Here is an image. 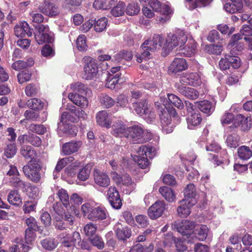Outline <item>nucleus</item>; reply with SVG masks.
<instances>
[{
    "label": "nucleus",
    "mask_w": 252,
    "mask_h": 252,
    "mask_svg": "<svg viewBox=\"0 0 252 252\" xmlns=\"http://www.w3.org/2000/svg\"><path fill=\"white\" fill-rule=\"evenodd\" d=\"M39 91L38 87L33 84H28L25 89L26 95L29 97L35 96Z\"/></svg>",
    "instance_id": "57"
},
{
    "label": "nucleus",
    "mask_w": 252,
    "mask_h": 252,
    "mask_svg": "<svg viewBox=\"0 0 252 252\" xmlns=\"http://www.w3.org/2000/svg\"><path fill=\"white\" fill-rule=\"evenodd\" d=\"M83 62L84 63V77L87 80L94 78L98 71L96 60L92 57L86 56L83 58Z\"/></svg>",
    "instance_id": "7"
},
{
    "label": "nucleus",
    "mask_w": 252,
    "mask_h": 252,
    "mask_svg": "<svg viewBox=\"0 0 252 252\" xmlns=\"http://www.w3.org/2000/svg\"><path fill=\"white\" fill-rule=\"evenodd\" d=\"M73 158L69 157L67 158H64L60 159L57 163L53 174L58 173L68 163L73 161Z\"/></svg>",
    "instance_id": "51"
},
{
    "label": "nucleus",
    "mask_w": 252,
    "mask_h": 252,
    "mask_svg": "<svg viewBox=\"0 0 252 252\" xmlns=\"http://www.w3.org/2000/svg\"><path fill=\"white\" fill-rule=\"evenodd\" d=\"M76 46L80 51H84L87 50V45L84 35H80L76 39Z\"/></svg>",
    "instance_id": "60"
},
{
    "label": "nucleus",
    "mask_w": 252,
    "mask_h": 252,
    "mask_svg": "<svg viewBox=\"0 0 252 252\" xmlns=\"http://www.w3.org/2000/svg\"><path fill=\"white\" fill-rule=\"evenodd\" d=\"M82 142L80 141H71L63 145L62 152L65 155H70L78 152L82 146Z\"/></svg>",
    "instance_id": "18"
},
{
    "label": "nucleus",
    "mask_w": 252,
    "mask_h": 252,
    "mask_svg": "<svg viewBox=\"0 0 252 252\" xmlns=\"http://www.w3.org/2000/svg\"><path fill=\"white\" fill-rule=\"evenodd\" d=\"M160 125L163 132L168 134L171 133L174 129V126L171 124V119L168 113L162 112L160 115Z\"/></svg>",
    "instance_id": "16"
},
{
    "label": "nucleus",
    "mask_w": 252,
    "mask_h": 252,
    "mask_svg": "<svg viewBox=\"0 0 252 252\" xmlns=\"http://www.w3.org/2000/svg\"><path fill=\"white\" fill-rule=\"evenodd\" d=\"M162 38V45L164 47L168 50L173 49V48L179 46L181 48L187 41V37L184 33L180 32L178 34L169 33L166 37L165 42H163Z\"/></svg>",
    "instance_id": "4"
},
{
    "label": "nucleus",
    "mask_w": 252,
    "mask_h": 252,
    "mask_svg": "<svg viewBox=\"0 0 252 252\" xmlns=\"http://www.w3.org/2000/svg\"><path fill=\"white\" fill-rule=\"evenodd\" d=\"M95 183L99 186L107 187L110 184V178L104 172L95 170L94 173Z\"/></svg>",
    "instance_id": "20"
},
{
    "label": "nucleus",
    "mask_w": 252,
    "mask_h": 252,
    "mask_svg": "<svg viewBox=\"0 0 252 252\" xmlns=\"http://www.w3.org/2000/svg\"><path fill=\"white\" fill-rule=\"evenodd\" d=\"M113 230L117 238L120 240H126L130 238L131 235V229L127 226L123 225L119 222L115 224Z\"/></svg>",
    "instance_id": "12"
},
{
    "label": "nucleus",
    "mask_w": 252,
    "mask_h": 252,
    "mask_svg": "<svg viewBox=\"0 0 252 252\" xmlns=\"http://www.w3.org/2000/svg\"><path fill=\"white\" fill-rule=\"evenodd\" d=\"M238 126H240L242 131H248L252 127L251 117H245L242 114L236 115L234 120V127Z\"/></svg>",
    "instance_id": "15"
},
{
    "label": "nucleus",
    "mask_w": 252,
    "mask_h": 252,
    "mask_svg": "<svg viewBox=\"0 0 252 252\" xmlns=\"http://www.w3.org/2000/svg\"><path fill=\"white\" fill-rule=\"evenodd\" d=\"M189 80L190 82V85L194 87L198 86L202 83V81L200 76L196 73H189Z\"/></svg>",
    "instance_id": "62"
},
{
    "label": "nucleus",
    "mask_w": 252,
    "mask_h": 252,
    "mask_svg": "<svg viewBox=\"0 0 252 252\" xmlns=\"http://www.w3.org/2000/svg\"><path fill=\"white\" fill-rule=\"evenodd\" d=\"M68 97L73 103L81 108H85L88 105V99L83 94L70 93L68 94Z\"/></svg>",
    "instance_id": "23"
},
{
    "label": "nucleus",
    "mask_w": 252,
    "mask_h": 252,
    "mask_svg": "<svg viewBox=\"0 0 252 252\" xmlns=\"http://www.w3.org/2000/svg\"><path fill=\"white\" fill-rule=\"evenodd\" d=\"M8 202L14 206H20L22 204V198L17 190L10 191L7 197Z\"/></svg>",
    "instance_id": "34"
},
{
    "label": "nucleus",
    "mask_w": 252,
    "mask_h": 252,
    "mask_svg": "<svg viewBox=\"0 0 252 252\" xmlns=\"http://www.w3.org/2000/svg\"><path fill=\"white\" fill-rule=\"evenodd\" d=\"M107 23V19L105 17H102L98 19L94 24L95 31L96 32H102L106 29Z\"/></svg>",
    "instance_id": "47"
},
{
    "label": "nucleus",
    "mask_w": 252,
    "mask_h": 252,
    "mask_svg": "<svg viewBox=\"0 0 252 252\" xmlns=\"http://www.w3.org/2000/svg\"><path fill=\"white\" fill-rule=\"evenodd\" d=\"M188 127L189 129H193L195 126H198L202 119L200 113L196 111L193 113L189 114L187 118Z\"/></svg>",
    "instance_id": "28"
},
{
    "label": "nucleus",
    "mask_w": 252,
    "mask_h": 252,
    "mask_svg": "<svg viewBox=\"0 0 252 252\" xmlns=\"http://www.w3.org/2000/svg\"><path fill=\"white\" fill-rule=\"evenodd\" d=\"M18 176L11 177L10 178L9 183L10 185L24 192L27 191L29 187V184L22 181Z\"/></svg>",
    "instance_id": "32"
},
{
    "label": "nucleus",
    "mask_w": 252,
    "mask_h": 252,
    "mask_svg": "<svg viewBox=\"0 0 252 252\" xmlns=\"http://www.w3.org/2000/svg\"><path fill=\"white\" fill-rule=\"evenodd\" d=\"M24 116L26 119L22 120L20 121V123H26L27 120L29 121H35L39 117V114L37 112L32 110H26L24 113Z\"/></svg>",
    "instance_id": "58"
},
{
    "label": "nucleus",
    "mask_w": 252,
    "mask_h": 252,
    "mask_svg": "<svg viewBox=\"0 0 252 252\" xmlns=\"http://www.w3.org/2000/svg\"><path fill=\"white\" fill-rule=\"evenodd\" d=\"M166 208V204L164 201L158 200L155 202L148 210V215L152 220L160 217Z\"/></svg>",
    "instance_id": "10"
},
{
    "label": "nucleus",
    "mask_w": 252,
    "mask_h": 252,
    "mask_svg": "<svg viewBox=\"0 0 252 252\" xmlns=\"http://www.w3.org/2000/svg\"><path fill=\"white\" fill-rule=\"evenodd\" d=\"M31 72L27 70L19 73L17 75L19 83L20 84H22L29 81L31 79Z\"/></svg>",
    "instance_id": "59"
},
{
    "label": "nucleus",
    "mask_w": 252,
    "mask_h": 252,
    "mask_svg": "<svg viewBox=\"0 0 252 252\" xmlns=\"http://www.w3.org/2000/svg\"><path fill=\"white\" fill-rule=\"evenodd\" d=\"M143 129L138 126H134L128 128L126 137L134 143H140L145 141L143 138Z\"/></svg>",
    "instance_id": "9"
},
{
    "label": "nucleus",
    "mask_w": 252,
    "mask_h": 252,
    "mask_svg": "<svg viewBox=\"0 0 252 252\" xmlns=\"http://www.w3.org/2000/svg\"><path fill=\"white\" fill-rule=\"evenodd\" d=\"M195 227V223L191 221L184 220L181 222H175L174 227L177 231L183 235H189Z\"/></svg>",
    "instance_id": "13"
},
{
    "label": "nucleus",
    "mask_w": 252,
    "mask_h": 252,
    "mask_svg": "<svg viewBox=\"0 0 252 252\" xmlns=\"http://www.w3.org/2000/svg\"><path fill=\"white\" fill-rule=\"evenodd\" d=\"M162 36L159 34H155L151 40H146L141 45L142 53L139 56L136 55L137 61L141 63L143 60H147L151 58V52L162 47Z\"/></svg>",
    "instance_id": "1"
},
{
    "label": "nucleus",
    "mask_w": 252,
    "mask_h": 252,
    "mask_svg": "<svg viewBox=\"0 0 252 252\" xmlns=\"http://www.w3.org/2000/svg\"><path fill=\"white\" fill-rule=\"evenodd\" d=\"M159 192L167 201L172 202L175 201L176 195L171 188L167 187H162L159 189Z\"/></svg>",
    "instance_id": "33"
},
{
    "label": "nucleus",
    "mask_w": 252,
    "mask_h": 252,
    "mask_svg": "<svg viewBox=\"0 0 252 252\" xmlns=\"http://www.w3.org/2000/svg\"><path fill=\"white\" fill-rule=\"evenodd\" d=\"M32 29L30 28L29 24L25 21L21 22L15 26L14 33L17 37H23L26 34L31 36L32 34Z\"/></svg>",
    "instance_id": "17"
},
{
    "label": "nucleus",
    "mask_w": 252,
    "mask_h": 252,
    "mask_svg": "<svg viewBox=\"0 0 252 252\" xmlns=\"http://www.w3.org/2000/svg\"><path fill=\"white\" fill-rule=\"evenodd\" d=\"M131 156L140 168L145 169L149 165V160L144 156H139L137 154V155H134V156L131 155Z\"/></svg>",
    "instance_id": "46"
},
{
    "label": "nucleus",
    "mask_w": 252,
    "mask_h": 252,
    "mask_svg": "<svg viewBox=\"0 0 252 252\" xmlns=\"http://www.w3.org/2000/svg\"><path fill=\"white\" fill-rule=\"evenodd\" d=\"M148 123H151L156 121V115L151 107L147 111L142 117Z\"/></svg>",
    "instance_id": "63"
},
{
    "label": "nucleus",
    "mask_w": 252,
    "mask_h": 252,
    "mask_svg": "<svg viewBox=\"0 0 252 252\" xmlns=\"http://www.w3.org/2000/svg\"><path fill=\"white\" fill-rule=\"evenodd\" d=\"M81 211L85 217L93 221L105 220L108 214L104 207H95L90 203H85L81 207Z\"/></svg>",
    "instance_id": "2"
},
{
    "label": "nucleus",
    "mask_w": 252,
    "mask_h": 252,
    "mask_svg": "<svg viewBox=\"0 0 252 252\" xmlns=\"http://www.w3.org/2000/svg\"><path fill=\"white\" fill-rule=\"evenodd\" d=\"M125 7V2L119 1L117 5L112 9V14L115 17L122 16L126 11Z\"/></svg>",
    "instance_id": "44"
},
{
    "label": "nucleus",
    "mask_w": 252,
    "mask_h": 252,
    "mask_svg": "<svg viewBox=\"0 0 252 252\" xmlns=\"http://www.w3.org/2000/svg\"><path fill=\"white\" fill-rule=\"evenodd\" d=\"M196 191L194 185L193 184H188L184 190V198L189 200V203L191 205H195L196 200L195 198Z\"/></svg>",
    "instance_id": "22"
},
{
    "label": "nucleus",
    "mask_w": 252,
    "mask_h": 252,
    "mask_svg": "<svg viewBox=\"0 0 252 252\" xmlns=\"http://www.w3.org/2000/svg\"><path fill=\"white\" fill-rule=\"evenodd\" d=\"M29 130L38 134H43L46 131V128L42 125L31 124L29 127Z\"/></svg>",
    "instance_id": "61"
},
{
    "label": "nucleus",
    "mask_w": 252,
    "mask_h": 252,
    "mask_svg": "<svg viewBox=\"0 0 252 252\" xmlns=\"http://www.w3.org/2000/svg\"><path fill=\"white\" fill-rule=\"evenodd\" d=\"M96 120L98 125L102 126L108 127L111 124V121L106 111H101L96 115Z\"/></svg>",
    "instance_id": "29"
},
{
    "label": "nucleus",
    "mask_w": 252,
    "mask_h": 252,
    "mask_svg": "<svg viewBox=\"0 0 252 252\" xmlns=\"http://www.w3.org/2000/svg\"><path fill=\"white\" fill-rule=\"evenodd\" d=\"M43 38H38L34 36V38L38 44H42L45 42L51 43L54 41V33L50 31L46 32V34H43Z\"/></svg>",
    "instance_id": "43"
},
{
    "label": "nucleus",
    "mask_w": 252,
    "mask_h": 252,
    "mask_svg": "<svg viewBox=\"0 0 252 252\" xmlns=\"http://www.w3.org/2000/svg\"><path fill=\"white\" fill-rule=\"evenodd\" d=\"M205 50L211 54L219 55L222 52V48L219 45L210 44L205 46Z\"/></svg>",
    "instance_id": "55"
},
{
    "label": "nucleus",
    "mask_w": 252,
    "mask_h": 252,
    "mask_svg": "<svg viewBox=\"0 0 252 252\" xmlns=\"http://www.w3.org/2000/svg\"><path fill=\"white\" fill-rule=\"evenodd\" d=\"M120 75L118 74L113 75L109 74L108 76L106 83V87L110 89H114L115 86L118 83Z\"/></svg>",
    "instance_id": "48"
},
{
    "label": "nucleus",
    "mask_w": 252,
    "mask_h": 252,
    "mask_svg": "<svg viewBox=\"0 0 252 252\" xmlns=\"http://www.w3.org/2000/svg\"><path fill=\"white\" fill-rule=\"evenodd\" d=\"M113 131L112 133L116 137H126L128 129L126 126L121 121L115 123L112 126Z\"/></svg>",
    "instance_id": "24"
},
{
    "label": "nucleus",
    "mask_w": 252,
    "mask_h": 252,
    "mask_svg": "<svg viewBox=\"0 0 252 252\" xmlns=\"http://www.w3.org/2000/svg\"><path fill=\"white\" fill-rule=\"evenodd\" d=\"M227 146L230 148H236L240 143L239 137L235 134L229 135L226 139Z\"/></svg>",
    "instance_id": "40"
},
{
    "label": "nucleus",
    "mask_w": 252,
    "mask_h": 252,
    "mask_svg": "<svg viewBox=\"0 0 252 252\" xmlns=\"http://www.w3.org/2000/svg\"><path fill=\"white\" fill-rule=\"evenodd\" d=\"M239 158L242 160H248L252 156V151L249 147L242 146L237 150Z\"/></svg>",
    "instance_id": "38"
},
{
    "label": "nucleus",
    "mask_w": 252,
    "mask_h": 252,
    "mask_svg": "<svg viewBox=\"0 0 252 252\" xmlns=\"http://www.w3.org/2000/svg\"><path fill=\"white\" fill-rule=\"evenodd\" d=\"M107 198L113 208L119 209L121 208L122 206V200L119 193L115 187H111L109 188Z\"/></svg>",
    "instance_id": "11"
},
{
    "label": "nucleus",
    "mask_w": 252,
    "mask_h": 252,
    "mask_svg": "<svg viewBox=\"0 0 252 252\" xmlns=\"http://www.w3.org/2000/svg\"><path fill=\"white\" fill-rule=\"evenodd\" d=\"M195 106L197 107L201 112L210 115L213 113L215 109L214 105L210 101L204 100L200 101H197L195 103Z\"/></svg>",
    "instance_id": "27"
},
{
    "label": "nucleus",
    "mask_w": 252,
    "mask_h": 252,
    "mask_svg": "<svg viewBox=\"0 0 252 252\" xmlns=\"http://www.w3.org/2000/svg\"><path fill=\"white\" fill-rule=\"evenodd\" d=\"M20 154L26 159H33L36 156L35 151L29 145L22 146Z\"/></svg>",
    "instance_id": "35"
},
{
    "label": "nucleus",
    "mask_w": 252,
    "mask_h": 252,
    "mask_svg": "<svg viewBox=\"0 0 252 252\" xmlns=\"http://www.w3.org/2000/svg\"><path fill=\"white\" fill-rule=\"evenodd\" d=\"M57 195L64 206L66 209L69 208L70 207L69 197L67 191L64 189H61L58 190Z\"/></svg>",
    "instance_id": "39"
},
{
    "label": "nucleus",
    "mask_w": 252,
    "mask_h": 252,
    "mask_svg": "<svg viewBox=\"0 0 252 252\" xmlns=\"http://www.w3.org/2000/svg\"><path fill=\"white\" fill-rule=\"evenodd\" d=\"M167 96L170 102L174 106L180 109L183 108V102L178 96L172 94H168Z\"/></svg>",
    "instance_id": "50"
},
{
    "label": "nucleus",
    "mask_w": 252,
    "mask_h": 252,
    "mask_svg": "<svg viewBox=\"0 0 252 252\" xmlns=\"http://www.w3.org/2000/svg\"><path fill=\"white\" fill-rule=\"evenodd\" d=\"M125 9L127 14L133 15L138 14L140 9L137 3L132 2L127 6Z\"/></svg>",
    "instance_id": "56"
},
{
    "label": "nucleus",
    "mask_w": 252,
    "mask_h": 252,
    "mask_svg": "<svg viewBox=\"0 0 252 252\" xmlns=\"http://www.w3.org/2000/svg\"><path fill=\"white\" fill-rule=\"evenodd\" d=\"M41 166L38 160L31 159L28 165H24L23 170L25 176L31 180L37 182L40 180L39 171Z\"/></svg>",
    "instance_id": "6"
},
{
    "label": "nucleus",
    "mask_w": 252,
    "mask_h": 252,
    "mask_svg": "<svg viewBox=\"0 0 252 252\" xmlns=\"http://www.w3.org/2000/svg\"><path fill=\"white\" fill-rule=\"evenodd\" d=\"M49 0H45L44 3L40 5L39 8L44 15L49 17H54L59 13V9L55 4L49 2Z\"/></svg>",
    "instance_id": "14"
},
{
    "label": "nucleus",
    "mask_w": 252,
    "mask_h": 252,
    "mask_svg": "<svg viewBox=\"0 0 252 252\" xmlns=\"http://www.w3.org/2000/svg\"><path fill=\"white\" fill-rule=\"evenodd\" d=\"M27 105L32 109H41L43 107V103L42 101L36 98L29 99L27 101Z\"/></svg>",
    "instance_id": "49"
},
{
    "label": "nucleus",
    "mask_w": 252,
    "mask_h": 252,
    "mask_svg": "<svg viewBox=\"0 0 252 252\" xmlns=\"http://www.w3.org/2000/svg\"><path fill=\"white\" fill-rule=\"evenodd\" d=\"M91 168L89 166H85L80 169L77 175V178L80 181H86L89 178Z\"/></svg>",
    "instance_id": "52"
},
{
    "label": "nucleus",
    "mask_w": 252,
    "mask_h": 252,
    "mask_svg": "<svg viewBox=\"0 0 252 252\" xmlns=\"http://www.w3.org/2000/svg\"><path fill=\"white\" fill-rule=\"evenodd\" d=\"M151 8L155 11L159 12L161 15L158 17L157 20L161 23H164L169 20L172 10L166 4H161L158 0H151L149 3Z\"/></svg>",
    "instance_id": "5"
},
{
    "label": "nucleus",
    "mask_w": 252,
    "mask_h": 252,
    "mask_svg": "<svg viewBox=\"0 0 252 252\" xmlns=\"http://www.w3.org/2000/svg\"><path fill=\"white\" fill-rule=\"evenodd\" d=\"M111 175L113 180L121 186L126 194H129L134 189L135 184L128 174H126L121 176L116 172H113Z\"/></svg>",
    "instance_id": "3"
},
{
    "label": "nucleus",
    "mask_w": 252,
    "mask_h": 252,
    "mask_svg": "<svg viewBox=\"0 0 252 252\" xmlns=\"http://www.w3.org/2000/svg\"><path fill=\"white\" fill-rule=\"evenodd\" d=\"M177 90L180 93L189 99H196L199 96L198 91L193 88L178 86Z\"/></svg>",
    "instance_id": "26"
},
{
    "label": "nucleus",
    "mask_w": 252,
    "mask_h": 252,
    "mask_svg": "<svg viewBox=\"0 0 252 252\" xmlns=\"http://www.w3.org/2000/svg\"><path fill=\"white\" fill-rule=\"evenodd\" d=\"M244 1L242 0H230V1L226 3L224 8L229 13L240 12L243 7Z\"/></svg>",
    "instance_id": "25"
},
{
    "label": "nucleus",
    "mask_w": 252,
    "mask_h": 252,
    "mask_svg": "<svg viewBox=\"0 0 252 252\" xmlns=\"http://www.w3.org/2000/svg\"><path fill=\"white\" fill-rule=\"evenodd\" d=\"M188 66V64L184 59L176 58L169 66V71L172 73H177L186 70Z\"/></svg>",
    "instance_id": "19"
},
{
    "label": "nucleus",
    "mask_w": 252,
    "mask_h": 252,
    "mask_svg": "<svg viewBox=\"0 0 252 252\" xmlns=\"http://www.w3.org/2000/svg\"><path fill=\"white\" fill-rule=\"evenodd\" d=\"M137 154L139 156H144L147 158H153L157 154V149L152 147L141 146L138 148Z\"/></svg>",
    "instance_id": "30"
},
{
    "label": "nucleus",
    "mask_w": 252,
    "mask_h": 252,
    "mask_svg": "<svg viewBox=\"0 0 252 252\" xmlns=\"http://www.w3.org/2000/svg\"><path fill=\"white\" fill-rule=\"evenodd\" d=\"M154 249V245L151 244L148 247L143 249L141 245L138 244L133 247L129 252H152Z\"/></svg>",
    "instance_id": "64"
},
{
    "label": "nucleus",
    "mask_w": 252,
    "mask_h": 252,
    "mask_svg": "<svg viewBox=\"0 0 252 252\" xmlns=\"http://www.w3.org/2000/svg\"><path fill=\"white\" fill-rule=\"evenodd\" d=\"M59 238L62 246L64 247L73 249L75 243L81 241V237L78 232L74 231L71 234L63 232L59 235Z\"/></svg>",
    "instance_id": "8"
},
{
    "label": "nucleus",
    "mask_w": 252,
    "mask_h": 252,
    "mask_svg": "<svg viewBox=\"0 0 252 252\" xmlns=\"http://www.w3.org/2000/svg\"><path fill=\"white\" fill-rule=\"evenodd\" d=\"M75 118L72 117L70 114L67 112H64L61 117L60 122L58 124V127L59 129H61L62 125H67L66 123L68 121L74 122Z\"/></svg>",
    "instance_id": "54"
},
{
    "label": "nucleus",
    "mask_w": 252,
    "mask_h": 252,
    "mask_svg": "<svg viewBox=\"0 0 252 252\" xmlns=\"http://www.w3.org/2000/svg\"><path fill=\"white\" fill-rule=\"evenodd\" d=\"M179 204L177 209L178 216L181 218H187L191 213V207L194 205L189 203V200H187V199H183L179 202Z\"/></svg>",
    "instance_id": "21"
},
{
    "label": "nucleus",
    "mask_w": 252,
    "mask_h": 252,
    "mask_svg": "<svg viewBox=\"0 0 252 252\" xmlns=\"http://www.w3.org/2000/svg\"><path fill=\"white\" fill-rule=\"evenodd\" d=\"M133 106L135 112L141 117L147 111H148L150 107L146 100L133 103Z\"/></svg>",
    "instance_id": "36"
},
{
    "label": "nucleus",
    "mask_w": 252,
    "mask_h": 252,
    "mask_svg": "<svg viewBox=\"0 0 252 252\" xmlns=\"http://www.w3.org/2000/svg\"><path fill=\"white\" fill-rule=\"evenodd\" d=\"M100 102L104 107L110 108L114 105L115 101L109 95L106 94H102L100 96Z\"/></svg>",
    "instance_id": "42"
},
{
    "label": "nucleus",
    "mask_w": 252,
    "mask_h": 252,
    "mask_svg": "<svg viewBox=\"0 0 252 252\" xmlns=\"http://www.w3.org/2000/svg\"><path fill=\"white\" fill-rule=\"evenodd\" d=\"M196 44L194 40L190 39L188 44L184 47L180 48L181 53L187 56H191L196 52Z\"/></svg>",
    "instance_id": "31"
},
{
    "label": "nucleus",
    "mask_w": 252,
    "mask_h": 252,
    "mask_svg": "<svg viewBox=\"0 0 252 252\" xmlns=\"http://www.w3.org/2000/svg\"><path fill=\"white\" fill-rule=\"evenodd\" d=\"M209 229L205 225H202L195 230L197 238L201 241L205 240L207 237Z\"/></svg>",
    "instance_id": "41"
},
{
    "label": "nucleus",
    "mask_w": 252,
    "mask_h": 252,
    "mask_svg": "<svg viewBox=\"0 0 252 252\" xmlns=\"http://www.w3.org/2000/svg\"><path fill=\"white\" fill-rule=\"evenodd\" d=\"M40 244L42 247L46 250H52L55 249L57 246V243L54 239L46 238L40 241Z\"/></svg>",
    "instance_id": "53"
},
{
    "label": "nucleus",
    "mask_w": 252,
    "mask_h": 252,
    "mask_svg": "<svg viewBox=\"0 0 252 252\" xmlns=\"http://www.w3.org/2000/svg\"><path fill=\"white\" fill-rule=\"evenodd\" d=\"M133 53L131 51L122 50L114 56L115 60L118 63H123L124 61H129L133 58Z\"/></svg>",
    "instance_id": "37"
},
{
    "label": "nucleus",
    "mask_w": 252,
    "mask_h": 252,
    "mask_svg": "<svg viewBox=\"0 0 252 252\" xmlns=\"http://www.w3.org/2000/svg\"><path fill=\"white\" fill-rule=\"evenodd\" d=\"M70 89L75 94H86V87L81 82H76L70 85Z\"/></svg>",
    "instance_id": "45"
}]
</instances>
